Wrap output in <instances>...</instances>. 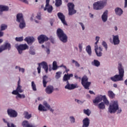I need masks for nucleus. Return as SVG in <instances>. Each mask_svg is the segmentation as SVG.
<instances>
[{
  "mask_svg": "<svg viewBox=\"0 0 127 127\" xmlns=\"http://www.w3.org/2000/svg\"><path fill=\"white\" fill-rule=\"evenodd\" d=\"M118 70L119 74H116L114 76L110 77V80L113 82H119L124 80L125 76V67L123 65V64L121 62L118 63Z\"/></svg>",
  "mask_w": 127,
  "mask_h": 127,
  "instance_id": "obj_1",
  "label": "nucleus"
},
{
  "mask_svg": "<svg viewBox=\"0 0 127 127\" xmlns=\"http://www.w3.org/2000/svg\"><path fill=\"white\" fill-rule=\"evenodd\" d=\"M20 78H19L16 90H14L12 92V95H15L16 96V99L17 100H19V99H25V95L19 93H23L24 92L23 89H22V86L20 85Z\"/></svg>",
  "mask_w": 127,
  "mask_h": 127,
  "instance_id": "obj_2",
  "label": "nucleus"
},
{
  "mask_svg": "<svg viewBox=\"0 0 127 127\" xmlns=\"http://www.w3.org/2000/svg\"><path fill=\"white\" fill-rule=\"evenodd\" d=\"M108 112L110 114H121L123 110L122 108L119 107V103L117 101H114L110 104Z\"/></svg>",
  "mask_w": 127,
  "mask_h": 127,
  "instance_id": "obj_3",
  "label": "nucleus"
},
{
  "mask_svg": "<svg viewBox=\"0 0 127 127\" xmlns=\"http://www.w3.org/2000/svg\"><path fill=\"white\" fill-rule=\"evenodd\" d=\"M57 35L60 41L64 43H66L68 40L67 35L64 33V31L61 28H58L57 30Z\"/></svg>",
  "mask_w": 127,
  "mask_h": 127,
  "instance_id": "obj_4",
  "label": "nucleus"
},
{
  "mask_svg": "<svg viewBox=\"0 0 127 127\" xmlns=\"http://www.w3.org/2000/svg\"><path fill=\"white\" fill-rule=\"evenodd\" d=\"M106 5H107V0L98 1L93 3V9H95V10H101V9H103Z\"/></svg>",
  "mask_w": 127,
  "mask_h": 127,
  "instance_id": "obj_5",
  "label": "nucleus"
},
{
  "mask_svg": "<svg viewBox=\"0 0 127 127\" xmlns=\"http://www.w3.org/2000/svg\"><path fill=\"white\" fill-rule=\"evenodd\" d=\"M42 66L43 69H44L46 73H48L49 70L50 71H51V70H52L51 67H49V68H48V64L46 62L43 61L39 64V66L37 67L38 74H40V72H41V66Z\"/></svg>",
  "mask_w": 127,
  "mask_h": 127,
  "instance_id": "obj_6",
  "label": "nucleus"
},
{
  "mask_svg": "<svg viewBox=\"0 0 127 127\" xmlns=\"http://www.w3.org/2000/svg\"><path fill=\"white\" fill-rule=\"evenodd\" d=\"M88 80H89V78H88L87 75L83 76L81 79V84L82 86H83L84 89H86V90H89V87L91 84V82H88Z\"/></svg>",
  "mask_w": 127,
  "mask_h": 127,
  "instance_id": "obj_7",
  "label": "nucleus"
},
{
  "mask_svg": "<svg viewBox=\"0 0 127 127\" xmlns=\"http://www.w3.org/2000/svg\"><path fill=\"white\" fill-rule=\"evenodd\" d=\"M15 47L18 50L19 54H22L23 51L27 50V49L29 48V47L26 44H21L20 45H16Z\"/></svg>",
  "mask_w": 127,
  "mask_h": 127,
  "instance_id": "obj_8",
  "label": "nucleus"
},
{
  "mask_svg": "<svg viewBox=\"0 0 127 127\" xmlns=\"http://www.w3.org/2000/svg\"><path fill=\"white\" fill-rule=\"evenodd\" d=\"M67 6L68 8V15H73L77 12V11L75 10V5H74L73 3H68Z\"/></svg>",
  "mask_w": 127,
  "mask_h": 127,
  "instance_id": "obj_9",
  "label": "nucleus"
},
{
  "mask_svg": "<svg viewBox=\"0 0 127 127\" xmlns=\"http://www.w3.org/2000/svg\"><path fill=\"white\" fill-rule=\"evenodd\" d=\"M7 114L9 118H16L18 115L17 112L11 108H8L7 110Z\"/></svg>",
  "mask_w": 127,
  "mask_h": 127,
  "instance_id": "obj_10",
  "label": "nucleus"
},
{
  "mask_svg": "<svg viewBox=\"0 0 127 127\" xmlns=\"http://www.w3.org/2000/svg\"><path fill=\"white\" fill-rule=\"evenodd\" d=\"M50 1V0H46V4L45 8L44 5H41V8H44V10H47L48 12H51L53 9V7L51 6V5H49Z\"/></svg>",
  "mask_w": 127,
  "mask_h": 127,
  "instance_id": "obj_11",
  "label": "nucleus"
},
{
  "mask_svg": "<svg viewBox=\"0 0 127 127\" xmlns=\"http://www.w3.org/2000/svg\"><path fill=\"white\" fill-rule=\"evenodd\" d=\"M94 51L98 57H102L103 56V48L102 46L94 47Z\"/></svg>",
  "mask_w": 127,
  "mask_h": 127,
  "instance_id": "obj_12",
  "label": "nucleus"
},
{
  "mask_svg": "<svg viewBox=\"0 0 127 127\" xmlns=\"http://www.w3.org/2000/svg\"><path fill=\"white\" fill-rule=\"evenodd\" d=\"M112 38L110 39L111 43L112 44H114V45H118L120 44V39L119 38V35H113L112 36Z\"/></svg>",
  "mask_w": 127,
  "mask_h": 127,
  "instance_id": "obj_13",
  "label": "nucleus"
},
{
  "mask_svg": "<svg viewBox=\"0 0 127 127\" xmlns=\"http://www.w3.org/2000/svg\"><path fill=\"white\" fill-rule=\"evenodd\" d=\"M38 40L40 44H43L45 41H48L49 38L45 35H41L38 37Z\"/></svg>",
  "mask_w": 127,
  "mask_h": 127,
  "instance_id": "obj_14",
  "label": "nucleus"
},
{
  "mask_svg": "<svg viewBox=\"0 0 127 127\" xmlns=\"http://www.w3.org/2000/svg\"><path fill=\"white\" fill-rule=\"evenodd\" d=\"M66 85L64 86V88L67 90H74L76 88H78V85L76 84H70L69 81H66Z\"/></svg>",
  "mask_w": 127,
  "mask_h": 127,
  "instance_id": "obj_15",
  "label": "nucleus"
},
{
  "mask_svg": "<svg viewBox=\"0 0 127 127\" xmlns=\"http://www.w3.org/2000/svg\"><path fill=\"white\" fill-rule=\"evenodd\" d=\"M58 16L59 18H60V19L61 20L64 25H65V26H67L68 25V24H67V22H66V20H65V16L63 14V13L61 12L58 13Z\"/></svg>",
  "mask_w": 127,
  "mask_h": 127,
  "instance_id": "obj_16",
  "label": "nucleus"
},
{
  "mask_svg": "<svg viewBox=\"0 0 127 127\" xmlns=\"http://www.w3.org/2000/svg\"><path fill=\"white\" fill-rule=\"evenodd\" d=\"M24 41L27 42L29 45H31L35 41V38L33 37H27L24 39Z\"/></svg>",
  "mask_w": 127,
  "mask_h": 127,
  "instance_id": "obj_17",
  "label": "nucleus"
},
{
  "mask_svg": "<svg viewBox=\"0 0 127 127\" xmlns=\"http://www.w3.org/2000/svg\"><path fill=\"white\" fill-rule=\"evenodd\" d=\"M109 13V11L108 10H105L101 16V19L103 22H107L108 21V14Z\"/></svg>",
  "mask_w": 127,
  "mask_h": 127,
  "instance_id": "obj_18",
  "label": "nucleus"
},
{
  "mask_svg": "<svg viewBox=\"0 0 127 127\" xmlns=\"http://www.w3.org/2000/svg\"><path fill=\"white\" fill-rule=\"evenodd\" d=\"M103 95H99L96 96L95 99L93 100V103L94 104H99V103H101V102L103 101Z\"/></svg>",
  "mask_w": 127,
  "mask_h": 127,
  "instance_id": "obj_19",
  "label": "nucleus"
},
{
  "mask_svg": "<svg viewBox=\"0 0 127 127\" xmlns=\"http://www.w3.org/2000/svg\"><path fill=\"white\" fill-rule=\"evenodd\" d=\"M82 127H89L90 126V119L88 118H86L82 121Z\"/></svg>",
  "mask_w": 127,
  "mask_h": 127,
  "instance_id": "obj_20",
  "label": "nucleus"
},
{
  "mask_svg": "<svg viewBox=\"0 0 127 127\" xmlns=\"http://www.w3.org/2000/svg\"><path fill=\"white\" fill-rule=\"evenodd\" d=\"M2 46H3V47L5 50L9 51L10 49H11V45L8 41L5 42L4 44L2 45Z\"/></svg>",
  "mask_w": 127,
  "mask_h": 127,
  "instance_id": "obj_21",
  "label": "nucleus"
},
{
  "mask_svg": "<svg viewBox=\"0 0 127 127\" xmlns=\"http://www.w3.org/2000/svg\"><path fill=\"white\" fill-rule=\"evenodd\" d=\"M54 91V88L53 87V86H51V85H49L48 86L45 90V92L46 93H47V94H52V93H53V91Z\"/></svg>",
  "mask_w": 127,
  "mask_h": 127,
  "instance_id": "obj_22",
  "label": "nucleus"
},
{
  "mask_svg": "<svg viewBox=\"0 0 127 127\" xmlns=\"http://www.w3.org/2000/svg\"><path fill=\"white\" fill-rule=\"evenodd\" d=\"M73 77V74H65L63 77V81L64 82H66V81L67 82L68 80H70V78L71 77Z\"/></svg>",
  "mask_w": 127,
  "mask_h": 127,
  "instance_id": "obj_23",
  "label": "nucleus"
},
{
  "mask_svg": "<svg viewBox=\"0 0 127 127\" xmlns=\"http://www.w3.org/2000/svg\"><path fill=\"white\" fill-rule=\"evenodd\" d=\"M23 15L21 13H19L16 15V21L17 22H20L21 21H23Z\"/></svg>",
  "mask_w": 127,
  "mask_h": 127,
  "instance_id": "obj_24",
  "label": "nucleus"
},
{
  "mask_svg": "<svg viewBox=\"0 0 127 127\" xmlns=\"http://www.w3.org/2000/svg\"><path fill=\"white\" fill-rule=\"evenodd\" d=\"M47 83H48V76L45 75L43 77V85L44 88L46 87Z\"/></svg>",
  "mask_w": 127,
  "mask_h": 127,
  "instance_id": "obj_25",
  "label": "nucleus"
},
{
  "mask_svg": "<svg viewBox=\"0 0 127 127\" xmlns=\"http://www.w3.org/2000/svg\"><path fill=\"white\" fill-rule=\"evenodd\" d=\"M9 9L8 6L6 5H0V11H7Z\"/></svg>",
  "mask_w": 127,
  "mask_h": 127,
  "instance_id": "obj_26",
  "label": "nucleus"
},
{
  "mask_svg": "<svg viewBox=\"0 0 127 127\" xmlns=\"http://www.w3.org/2000/svg\"><path fill=\"white\" fill-rule=\"evenodd\" d=\"M123 10L121 8L117 7L115 8V13L117 15L121 16V15L123 14Z\"/></svg>",
  "mask_w": 127,
  "mask_h": 127,
  "instance_id": "obj_27",
  "label": "nucleus"
},
{
  "mask_svg": "<svg viewBox=\"0 0 127 127\" xmlns=\"http://www.w3.org/2000/svg\"><path fill=\"white\" fill-rule=\"evenodd\" d=\"M91 65H92V66H95V67H99L100 65V63L97 60H94L93 61L91 62Z\"/></svg>",
  "mask_w": 127,
  "mask_h": 127,
  "instance_id": "obj_28",
  "label": "nucleus"
},
{
  "mask_svg": "<svg viewBox=\"0 0 127 127\" xmlns=\"http://www.w3.org/2000/svg\"><path fill=\"white\" fill-rule=\"evenodd\" d=\"M102 101H103L104 105L105 104L106 106H109L110 104V102H109V100H108V98H107L106 95H103Z\"/></svg>",
  "mask_w": 127,
  "mask_h": 127,
  "instance_id": "obj_29",
  "label": "nucleus"
},
{
  "mask_svg": "<svg viewBox=\"0 0 127 127\" xmlns=\"http://www.w3.org/2000/svg\"><path fill=\"white\" fill-rule=\"evenodd\" d=\"M86 51L89 56H92V48H91V46L88 45L86 47Z\"/></svg>",
  "mask_w": 127,
  "mask_h": 127,
  "instance_id": "obj_30",
  "label": "nucleus"
},
{
  "mask_svg": "<svg viewBox=\"0 0 127 127\" xmlns=\"http://www.w3.org/2000/svg\"><path fill=\"white\" fill-rule=\"evenodd\" d=\"M38 110L40 111V112H46V111H47V109L42 104H39Z\"/></svg>",
  "mask_w": 127,
  "mask_h": 127,
  "instance_id": "obj_31",
  "label": "nucleus"
},
{
  "mask_svg": "<svg viewBox=\"0 0 127 127\" xmlns=\"http://www.w3.org/2000/svg\"><path fill=\"white\" fill-rule=\"evenodd\" d=\"M31 124H29L28 121L25 120L22 123V126L23 127H30Z\"/></svg>",
  "mask_w": 127,
  "mask_h": 127,
  "instance_id": "obj_32",
  "label": "nucleus"
},
{
  "mask_svg": "<svg viewBox=\"0 0 127 127\" xmlns=\"http://www.w3.org/2000/svg\"><path fill=\"white\" fill-rule=\"evenodd\" d=\"M98 108L100 110H105V109H106L105 103H104L103 102H101L98 105Z\"/></svg>",
  "mask_w": 127,
  "mask_h": 127,
  "instance_id": "obj_33",
  "label": "nucleus"
},
{
  "mask_svg": "<svg viewBox=\"0 0 127 127\" xmlns=\"http://www.w3.org/2000/svg\"><path fill=\"white\" fill-rule=\"evenodd\" d=\"M62 76V71H57L56 73V75H55V78L57 80H58L61 78V76Z\"/></svg>",
  "mask_w": 127,
  "mask_h": 127,
  "instance_id": "obj_34",
  "label": "nucleus"
},
{
  "mask_svg": "<svg viewBox=\"0 0 127 127\" xmlns=\"http://www.w3.org/2000/svg\"><path fill=\"white\" fill-rule=\"evenodd\" d=\"M59 67L58 65H57V62L56 61H54L53 63V67H52V70L54 71H55L58 69Z\"/></svg>",
  "mask_w": 127,
  "mask_h": 127,
  "instance_id": "obj_35",
  "label": "nucleus"
},
{
  "mask_svg": "<svg viewBox=\"0 0 127 127\" xmlns=\"http://www.w3.org/2000/svg\"><path fill=\"white\" fill-rule=\"evenodd\" d=\"M100 37L99 36H97L95 37V42L94 43V47H98V43H99V41H100Z\"/></svg>",
  "mask_w": 127,
  "mask_h": 127,
  "instance_id": "obj_36",
  "label": "nucleus"
},
{
  "mask_svg": "<svg viewBox=\"0 0 127 127\" xmlns=\"http://www.w3.org/2000/svg\"><path fill=\"white\" fill-rule=\"evenodd\" d=\"M91 110L89 109L83 110V113L84 114V115H86V116H88V117H89L90 115H91Z\"/></svg>",
  "mask_w": 127,
  "mask_h": 127,
  "instance_id": "obj_37",
  "label": "nucleus"
},
{
  "mask_svg": "<svg viewBox=\"0 0 127 127\" xmlns=\"http://www.w3.org/2000/svg\"><path fill=\"white\" fill-rule=\"evenodd\" d=\"M23 115L25 119H27V120H29L32 117L31 114H29L27 112H25Z\"/></svg>",
  "mask_w": 127,
  "mask_h": 127,
  "instance_id": "obj_38",
  "label": "nucleus"
},
{
  "mask_svg": "<svg viewBox=\"0 0 127 127\" xmlns=\"http://www.w3.org/2000/svg\"><path fill=\"white\" fill-rule=\"evenodd\" d=\"M108 95L109 96V98H111V99H113V98H115V93L112 91H109L108 92Z\"/></svg>",
  "mask_w": 127,
  "mask_h": 127,
  "instance_id": "obj_39",
  "label": "nucleus"
},
{
  "mask_svg": "<svg viewBox=\"0 0 127 127\" xmlns=\"http://www.w3.org/2000/svg\"><path fill=\"white\" fill-rule=\"evenodd\" d=\"M31 87L33 91H37V88H36V84H35V82H34V81L31 82Z\"/></svg>",
  "mask_w": 127,
  "mask_h": 127,
  "instance_id": "obj_40",
  "label": "nucleus"
},
{
  "mask_svg": "<svg viewBox=\"0 0 127 127\" xmlns=\"http://www.w3.org/2000/svg\"><path fill=\"white\" fill-rule=\"evenodd\" d=\"M19 22L20 23V24H19L20 28H21V29H22V28H24V27H25V22H24V20L21 21V22Z\"/></svg>",
  "mask_w": 127,
  "mask_h": 127,
  "instance_id": "obj_41",
  "label": "nucleus"
},
{
  "mask_svg": "<svg viewBox=\"0 0 127 127\" xmlns=\"http://www.w3.org/2000/svg\"><path fill=\"white\" fill-rule=\"evenodd\" d=\"M29 54H31V55H35V50L33 49V47H30Z\"/></svg>",
  "mask_w": 127,
  "mask_h": 127,
  "instance_id": "obj_42",
  "label": "nucleus"
},
{
  "mask_svg": "<svg viewBox=\"0 0 127 127\" xmlns=\"http://www.w3.org/2000/svg\"><path fill=\"white\" fill-rule=\"evenodd\" d=\"M7 28V25L2 24L0 25V30L1 31H3Z\"/></svg>",
  "mask_w": 127,
  "mask_h": 127,
  "instance_id": "obj_43",
  "label": "nucleus"
},
{
  "mask_svg": "<svg viewBox=\"0 0 127 127\" xmlns=\"http://www.w3.org/2000/svg\"><path fill=\"white\" fill-rule=\"evenodd\" d=\"M71 63L73 64H74L75 67H80V64H79L77 61H75V60H71Z\"/></svg>",
  "mask_w": 127,
  "mask_h": 127,
  "instance_id": "obj_44",
  "label": "nucleus"
},
{
  "mask_svg": "<svg viewBox=\"0 0 127 127\" xmlns=\"http://www.w3.org/2000/svg\"><path fill=\"white\" fill-rule=\"evenodd\" d=\"M69 121L71 124H75V123H76V121L75 120V117H74V116H70Z\"/></svg>",
  "mask_w": 127,
  "mask_h": 127,
  "instance_id": "obj_45",
  "label": "nucleus"
},
{
  "mask_svg": "<svg viewBox=\"0 0 127 127\" xmlns=\"http://www.w3.org/2000/svg\"><path fill=\"white\" fill-rule=\"evenodd\" d=\"M62 4V1L61 0H56V6H60Z\"/></svg>",
  "mask_w": 127,
  "mask_h": 127,
  "instance_id": "obj_46",
  "label": "nucleus"
},
{
  "mask_svg": "<svg viewBox=\"0 0 127 127\" xmlns=\"http://www.w3.org/2000/svg\"><path fill=\"white\" fill-rule=\"evenodd\" d=\"M102 45L103 46V47H104L105 50H108V45L105 41H102Z\"/></svg>",
  "mask_w": 127,
  "mask_h": 127,
  "instance_id": "obj_47",
  "label": "nucleus"
},
{
  "mask_svg": "<svg viewBox=\"0 0 127 127\" xmlns=\"http://www.w3.org/2000/svg\"><path fill=\"white\" fill-rule=\"evenodd\" d=\"M15 40L18 42H21V41H23V37H16Z\"/></svg>",
  "mask_w": 127,
  "mask_h": 127,
  "instance_id": "obj_48",
  "label": "nucleus"
},
{
  "mask_svg": "<svg viewBox=\"0 0 127 127\" xmlns=\"http://www.w3.org/2000/svg\"><path fill=\"white\" fill-rule=\"evenodd\" d=\"M78 24H79V25H80L81 28H82V30L84 31L85 30L86 27L85 26V24H84V23H83V22H78Z\"/></svg>",
  "mask_w": 127,
  "mask_h": 127,
  "instance_id": "obj_49",
  "label": "nucleus"
},
{
  "mask_svg": "<svg viewBox=\"0 0 127 127\" xmlns=\"http://www.w3.org/2000/svg\"><path fill=\"white\" fill-rule=\"evenodd\" d=\"M30 20L31 21H33V20H35V22L36 23H38V21H37V20H36L35 19V16L34 15V14H32L30 18Z\"/></svg>",
  "mask_w": 127,
  "mask_h": 127,
  "instance_id": "obj_50",
  "label": "nucleus"
},
{
  "mask_svg": "<svg viewBox=\"0 0 127 127\" xmlns=\"http://www.w3.org/2000/svg\"><path fill=\"white\" fill-rule=\"evenodd\" d=\"M43 105L44 106H45V108L47 109V110L48 109L50 108V105H49V104H48V103H47V102L46 101H44L43 102Z\"/></svg>",
  "mask_w": 127,
  "mask_h": 127,
  "instance_id": "obj_51",
  "label": "nucleus"
},
{
  "mask_svg": "<svg viewBox=\"0 0 127 127\" xmlns=\"http://www.w3.org/2000/svg\"><path fill=\"white\" fill-rule=\"evenodd\" d=\"M78 47L79 48V52H82L83 50V44L82 43L79 44Z\"/></svg>",
  "mask_w": 127,
  "mask_h": 127,
  "instance_id": "obj_52",
  "label": "nucleus"
},
{
  "mask_svg": "<svg viewBox=\"0 0 127 127\" xmlns=\"http://www.w3.org/2000/svg\"><path fill=\"white\" fill-rule=\"evenodd\" d=\"M19 71L21 72V73H22V74H23V73L25 72V69L24 68L20 67Z\"/></svg>",
  "mask_w": 127,
  "mask_h": 127,
  "instance_id": "obj_53",
  "label": "nucleus"
},
{
  "mask_svg": "<svg viewBox=\"0 0 127 127\" xmlns=\"http://www.w3.org/2000/svg\"><path fill=\"white\" fill-rule=\"evenodd\" d=\"M36 18L40 20L41 19V14L40 13H38L37 15L35 16Z\"/></svg>",
  "mask_w": 127,
  "mask_h": 127,
  "instance_id": "obj_54",
  "label": "nucleus"
},
{
  "mask_svg": "<svg viewBox=\"0 0 127 127\" xmlns=\"http://www.w3.org/2000/svg\"><path fill=\"white\" fill-rule=\"evenodd\" d=\"M4 50H5L4 49V48H3V46L2 45L0 47V53H1V52H2V51H4Z\"/></svg>",
  "mask_w": 127,
  "mask_h": 127,
  "instance_id": "obj_55",
  "label": "nucleus"
},
{
  "mask_svg": "<svg viewBox=\"0 0 127 127\" xmlns=\"http://www.w3.org/2000/svg\"><path fill=\"white\" fill-rule=\"evenodd\" d=\"M75 102H76V103H77V104H83V102H82L81 100H79V99H75Z\"/></svg>",
  "mask_w": 127,
  "mask_h": 127,
  "instance_id": "obj_56",
  "label": "nucleus"
},
{
  "mask_svg": "<svg viewBox=\"0 0 127 127\" xmlns=\"http://www.w3.org/2000/svg\"><path fill=\"white\" fill-rule=\"evenodd\" d=\"M74 78L76 79V80H78L79 79V80H81V77L78 76L77 74L74 75Z\"/></svg>",
  "mask_w": 127,
  "mask_h": 127,
  "instance_id": "obj_57",
  "label": "nucleus"
},
{
  "mask_svg": "<svg viewBox=\"0 0 127 127\" xmlns=\"http://www.w3.org/2000/svg\"><path fill=\"white\" fill-rule=\"evenodd\" d=\"M20 1H22V2H24V3H26V4H28V1H27V0H20Z\"/></svg>",
  "mask_w": 127,
  "mask_h": 127,
  "instance_id": "obj_58",
  "label": "nucleus"
},
{
  "mask_svg": "<svg viewBox=\"0 0 127 127\" xmlns=\"http://www.w3.org/2000/svg\"><path fill=\"white\" fill-rule=\"evenodd\" d=\"M4 35V33L2 32V31L0 30V37H2Z\"/></svg>",
  "mask_w": 127,
  "mask_h": 127,
  "instance_id": "obj_59",
  "label": "nucleus"
},
{
  "mask_svg": "<svg viewBox=\"0 0 127 127\" xmlns=\"http://www.w3.org/2000/svg\"><path fill=\"white\" fill-rule=\"evenodd\" d=\"M2 121L3 122V123H4L5 124H7H7H11V123H9L8 122H7V120H6V119H2Z\"/></svg>",
  "mask_w": 127,
  "mask_h": 127,
  "instance_id": "obj_60",
  "label": "nucleus"
},
{
  "mask_svg": "<svg viewBox=\"0 0 127 127\" xmlns=\"http://www.w3.org/2000/svg\"><path fill=\"white\" fill-rule=\"evenodd\" d=\"M46 52L47 54H50V49H49V48H47Z\"/></svg>",
  "mask_w": 127,
  "mask_h": 127,
  "instance_id": "obj_61",
  "label": "nucleus"
},
{
  "mask_svg": "<svg viewBox=\"0 0 127 127\" xmlns=\"http://www.w3.org/2000/svg\"><path fill=\"white\" fill-rule=\"evenodd\" d=\"M89 17L90 18H94V14H92L91 13H90Z\"/></svg>",
  "mask_w": 127,
  "mask_h": 127,
  "instance_id": "obj_62",
  "label": "nucleus"
},
{
  "mask_svg": "<svg viewBox=\"0 0 127 127\" xmlns=\"http://www.w3.org/2000/svg\"><path fill=\"white\" fill-rule=\"evenodd\" d=\"M89 93H90L91 94V95H96L95 92H94V91H91V90H89Z\"/></svg>",
  "mask_w": 127,
  "mask_h": 127,
  "instance_id": "obj_63",
  "label": "nucleus"
},
{
  "mask_svg": "<svg viewBox=\"0 0 127 127\" xmlns=\"http://www.w3.org/2000/svg\"><path fill=\"white\" fill-rule=\"evenodd\" d=\"M125 7H127V0H125Z\"/></svg>",
  "mask_w": 127,
  "mask_h": 127,
  "instance_id": "obj_64",
  "label": "nucleus"
}]
</instances>
